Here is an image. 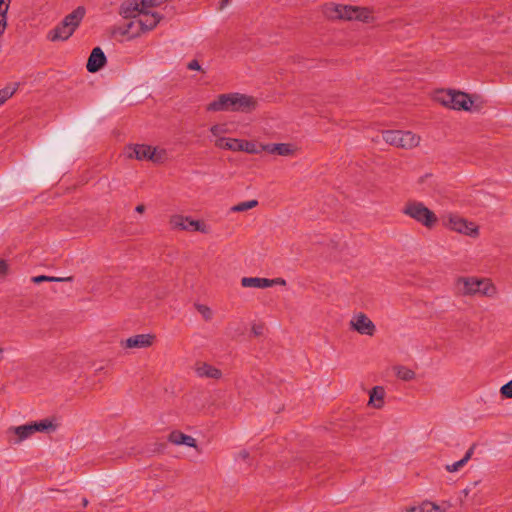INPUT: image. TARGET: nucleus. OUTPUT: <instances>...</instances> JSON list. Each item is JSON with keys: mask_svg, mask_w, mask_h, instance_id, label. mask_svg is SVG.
Instances as JSON below:
<instances>
[{"mask_svg": "<svg viewBox=\"0 0 512 512\" xmlns=\"http://www.w3.org/2000/svg\"><path fill=\"white\" fill-rule=\"evenodd\" d=\"M258 106L256 98L242 93H225L218 95L206 106L209 112L251 113Z\"/></svg>", "mask_w": 512, "mask_h": 512, "instance_id": "nucleus-1", "label": "nucleus"}, {"mask_svg": "<svg viewBox=\"0 0 512 512\" xmlns=\"http://www.w3.org/2000/svg\"><path fill=\"white\" fill-rule=\"evenodd\" d=\"M454 292L462 297L496 298L498 289L491 279L476 276H459L454 281Z\"/></svg>", "mask_w": 512, "mask_h": 512, "instance_id": "nucleus-2", "label": "nucleus"}, {"mask_svg": "<svg viewBox=\"0 0 512 512\" xmlns=\"http://www.w3.org/2000/svg\"><path fill=\"white\" fill-rule=\"evenodd\" d=\"M57 429L53 419L45 418L40 421L27 423L20 426H11L6 430V437L10 444L18 445L30 438L36 432L49 433Z\"/></svg>", "mask_w": 512, "mask_h": 512, "instance_id": "nucleus-3", "label": "nucleus"}, {"mask_svg": "<svg viewBox=\"0 0 512 512\" xmlns=\"http://www.w3.org/2000/svg\"><path fill=\"white\" fill-rule=\"evenodd\" d=\"M324 14L330 19L358 20L365 23L375 20L373 11L368 8L334 3L324 7Z\"/></svg>", "mask_w": 512, "mask_h": 512, "instance_id": "nucleus-4", "label": "nucleus"}, {"mask_svg": "<svg viewBox=\"0 0 512 512\" xmlns=\"http://www.w3.org/2000/svg\"><path fill=\"white\" fill-rule=\"evenodd\" d=\"M85 14V8L78 6L48 33V39L50 41H65L69 39L82 22Z\"/></svg>", "mask_w": 512, "mask_h": 512, "instance_id": "nucleus-5", "label": "nucleus"}, {"mask_svg": "<svg viewBox=\"0 0 512 512\" xmlns=\"http://www.w3.org/2000/svg\"><path fill=\"white\" fill-rule=\"evenodd\" d=\"M402 213L427 229H432L438 222L436 214L420 201H408Z\"/></svg>", "mask_w": 512, "mask_h": 512, "instance_id": "nucleus-6", "label": "nucleus"}, {"mask_svg": "<svg viewBox=\"0 0 512 512\" xmlns=\"http://www.w3.org/2000/svg\"><path fill=\"white\" fill-rule=\"evenodd\" d=\"M139 13L127 25L123 34L129 35L133 38L139 35L140 32H147L154 29L161 20V16L157 13L150 12L149 10H137Z\"/></svg>", "mask_w": 512, "mask_h": 512, "instance_id": "nucleus-7", "label": "nucleus"}, {"mask_svg": "<svg viewBox=\"0 0 512 512\" xmlns=\"http://www.w3.org/2000/svg\"><path fill=\"white\" fill-rule=\"evenodd\" d=\"M382 138L386 143L402 149H412L420 143V137L411 131L386 130L382 132Z\"/></svg>", "mask_w": 512, "mask_h": 512, "instance_id": "nucleus-8", "label": "nucleus"}, {"mask_svg": "<svg viewBox=\"0 0 512 512\" xmlns=\"http://www.w3.org/2000/svg\"><path fill=\"white\" fill-rule=\"evenodd\" d=\"M128 158L137 160H150L154 163H162L165 160V151L157 150L149 145L135 144L125 149Z\"/></svg>", "mask_w": 512, "mask_h": 512, "instance_id": "nucleus-9", "label": "nucleus"}, {"mask_svg": "<svg viewBox=\"0 0 512 512\" xmlns=\"http://www.w3.org/2000/svg\"><path fill=\"white\" fill-rule=\"evenodd\" d=\"M444 225L459 234L477 238L479 236V227L472 221L460 217L456 214H449L444 219Z\"/></svg>", "mask_w": 512, "mask_h": 512, "instance_id": "nucleus-10", "label": "nucleus"}, {"mask_svg": "<svg viewBox=\"0 0 512 512\" xmlns=\"http://www.w3.org/2000/svg\"><path fill=\"white\" fill-rule=\"evenodd\" d=\"M169 225L172 230L197 231L204 234L210 231L209 226L203 221L194 220L180 214L170 216Z\"/></svg>", "mask_w": 512, "mask_h": 512, "instance_id": "nucleus-11", "label": "nucleus"}, {"mask_svg": "<svg viewBox=\"0 0 512 512\" xmlns=\"http://www.w3.org/2000/svg\"><path fill=\"white\" fill-rule=\"evenodd\" d=\"M349 328L360 335L372 337L376 333V325L374 322L363 312H357L352 315L349 320Z\"/></svg>", "mask_w": 512, "mask_h": 512, "instance_id": "nucleus-12", "label": "nucleus"}, {"mask_svg": "<svg viewBox=\"0 0 512 512\" xmlns=\"http://www.w3.org/2000/svg\"><path fill=\"white\" fill-rule=\"evenodd\" d=\"M155 339L156 337L153 334H137L121 340L120 346L123 349H144L151 347Z\"/></svg>", "mask_w": 512, "mask_h": 512, "instance_id": "nucleus-13", "label": "nucleus"}, {"mask_svg": "<svg viewBox=\"0 0 512 512\" xmlns=\"http://www.w3.org/2000/svg\"><path fill=\"white\" fill-rule=\"evenodd\" d=\"M260 147L263 151L280 156H292L297 150L291 143L260 144Z\"/></svg>", "mask_w": 512, "mask_h": 512, "instance_id": "nucleus-14", "label": "nucleus"}, {"mask_svg": "<svg viewBox=\"0 0 512 512\" xmlns=\"http://www.w3.org/2000/svg\"><path fill=\"white\" fill-rule=\"evenodd\" d=\"M195 373L201 378L218 380L222 377L221 370L207 362L196 363Z\"/></svg>", "mask_w": 512, "mask_h": 512, "instance_id": "nucleus-15", "label": "nucleus"}, {"mask_svg": "<svg viewBox=\"0 0 512 512\" xmlns=\"http://www.w3.org/2000/svg\"><path fill=\"white\" fill-rule=\"evenodd\" d=\"M106 62V56L101 48L96 47L92 50L88 62H87V70L89 72H97L100 70Z\"/></svg>", "mask_w": 512, "mask_h": 512, "instance_id": "nucleus-16", "label": "nucleus"}, {"mask_svg": "<svg viewBox=\"0 0 512 512\" xmlns=\"http://www.w3.org/2000/svg\"><path fill=\"white\" fill-rule=\"evenodd\" d=\"M473 105V100L464 92L453 90V103L451 109L470 111Z\"/></svg>", "mask_w": 512, "mask_h": 512, "instance_id": "nucleus-17", "label": "nucleus"}, {"mask_svg": "<svg viewBox=\"0 0 512 512\" xmlns=\"http://www.w3.org/2000/svg\"><path fill=\"white\" fill-rule=\"evenodd\" d=\"M168 440L175 445H186L188 447H197L196 439L180 431H173L169 434Z\"/></svg>", "mask_w": 512, "mask_h": 512, "instance_id": "nucleus-18", "label": "nucleus"}, {"mask_svg": "<svg viewBox=\"0 0 512 512\" xmlns=\"http://www.w3.org/2000/svg\"><path fill=\"white\" fill-rule=\"evenodd\" d=\"M385 391L381 386H375L372 388L369 394V405L379 409L384 404Z\"/></svg>", "mask_w": 512, "mask_h": 512, "instance_id": "nucleus-19", "label": "nucleus"}, {"mask_svg": "<svg viewBox=\"0 0 512 512\" xmlns=\"http://www.w3.org/2000/svg\"><path fill=\"white\" fill-rule=\"evenodd\" d=\"M268 278H260V277H243L241 279V285L245 288H259L265 289L269 288Z\"/></svg>", "mask_w": 512, "mask_h": 512, "instance_id": "nucleus-20", "label": "nucleus"}, {"mask_svg": "<svg viewBox=\"0 0 512 512\" xmlns=\"http://www.w3.org/2000/svg\"><path fill=\"white\" fill-rule=\"evenodd\" d=\"M473 452H474V447H470L467 452L465 453L464 457L459 460V461H456L452 464H448L446 465L445 469L448 471V472H457L459 471L462 467H464L466 465V463L471 459L472 455H473Z\"/></svg>", "mask_w": 512, "mask_h": 512, "instance_id": "nucleus-21", "label": "nucleus"}, {"mask_svg": "<svg viewBox=\"0 0 512 512\" xmlns=\"http://www.w3.org/2000/svg\"><path fill=\"white\" fill-rule=\"evenodd\" d=\"M435 100L441 105L450 108L453 103V90H441L435 95Z\"/></svg>", "mask_w": 512, "mask_h": 512, "instance_id": "nucleus-22", "label": "nucleus"}, {"mask_svg": "<svg viewBox=\"0 0 512 512\" xmlns=\"http://www.w3.org/2000/svg\"><path fill=\"white\" fill-rule=\"evenodd\" d=\"M209 132L210 141L212 142L214 139L225 137L224 135L229 132V129L226 123H218L212 125L209 129Z\"/></svg>", "mask_w": 512, "mask_h": 512, "instance_id": "nucleus-23", "label": "nucleus"}, {"mask_svg": "<svg viewBox=\"0 0 512 512\" xmlns=\"http://www.w3.org/2000/svg\"><path fill=\"white\" fill-rule=\"evenodd\" d=\"M18 87V83H12L0 90V106L16 93Z\"/></svg>", "mask_w": 512, "mask_h": 512, "instance_id": "nucleus-24", "label": "nucleus"}, {"mask_svg": "<svg viewBox=\"0 0 512 512\" xmlns=\"http://www.w3.org/2000/svg\"><path fill=\"white\" fill-rule=\"evenodd\" d=\"M394 371L396 376L401 380L410 381L415 378V372L408 367L399 365L394 367Z\"/></svg>", "mask_w": 512, "mask_h": 512, "instance_id": "nucleus-25", "label": "nucleus"}, {"mask_svg": "<svg viewBox=\"0 0 512 512\" xmlns=\"http://www.w3.org/2000/svg\"><path fill=\"white\" fill-rule=\"evenodd\" d=\"M73 280L72 276L68 277H50L45 275L35 276L32 278V281L36 284L41 282H71Z\"/></svg>", "mask_w": 512, "mask_h": 512, "instance_id": "nucleus-26", "label": "nucleus"}, {"mask_svg": "<svg viewBox=\"0 0 512 512\" xmlns=\"http://www.w3.org/2000/svg\"><path fill=\"white\" fill-rule=\"evenodd\" d=\"M240 148H241L242 152H246L249 154H258L261 151H263L260 147V144L258 145L253 141H247V140L242 141V146Z\"/></svg>", "mask_w": 512, "mask_h": 512, "instance_id": "nucleus-27", "label": "nucleus"}, {"mask_svg": "<svg viewBox=\"0 0 512 512\" xmlns=\"http://www.w3.org/2000/svg\"><path fill=\"white\" fill-rule=\"evenodd\" d=\"M258 205L257 200H249L245 202L238 203L231 207V212H244L250 209L255 208Z\"/></svg>", "mask_w": 512, "mask_h": 512, "instance_id": "nucleus-28", "label": "nucleus"}, {"mask_svg": "<svg viewBox=\"0 0 512 512\" xmlns=\"http://www.w3.org/2000/svg\"><path fill=\"white\" fill-rule=\"evenodd\" d=\"M161 3L160 0H139L135 4L136 10H149L150 8L156 7Z\"/></svg>", "mask_w": 512, "mask_h": 512, "instance_id": "nucleus-29", "label": "nucleus"}, {"mask_svg": "<svg viewBox=\"0 0 512 512\" xmlns=\"http://www.w3.org/2000/svg\"><path fill=\"white\" fill-rule=\"evenodd\" d=\"M195 308L201 314L205 321H210L213 318V311L207 305L195 304Z\"/></svg>", "mask_w": 512, "mask_h": 512, "instance_id": "nucleus-30", "label": "nucleus"}, {"mask_svg": "<svg viewBox=\"0 0 512 512\" xmlns=\"http://www.w3.org/2000/svg\"><path fill=\"white\" fill-rule=\"evenodd\" d=\"M419 508L421 512H445V509L432 502H424Z\"/></svg>", "mask_w": 512, "mask_h": 512, "instance_id": "nucleus-31", "label": "nucleus"}, {"mask_svg": "<svg viewBox=\"0 0 512 512\" xmlns=\"http://www.w3.org/2000/svg\"><path fill=\"white\" fill-rule=\"evenodd\" d=\"M229 140L228 137H221L219 139H214L212 142L214 143L215 147L219 149L229 150Z\"/></svg>", "mask_w": 512, "mask_h": 512, "instance_id": "nucleus-32", "label": "nucleus"}, {"mask_svg": "<svg viewBox=\"0 0 512 512\" xmlns=\"http://www.w3.org/2000/svg\"><path fill=\"white\" fill-rule=\"evenodd\" d=\"M242 139L230 138L229 140V151L238 152L241 151Z\"/></svg>", "mask_w": 512, "mask_h": 512, "instance_id": "nucleus-33", "label": "nucleus"}, {"mask_svg": "<svg viewBox=\"0 0 512 512\" xmlns=\"http://www.w3.org/2000/svg\"><path fill=\"white\" fill-rule=\"evenodd\" d=\"M500 393L505 398H512V379L500 388Z\"/></svg>", "mask_w": 512, "mask_h": 512, "instance_id": "nucleus-34", "label": "nucleus"}, {"mask_svg": "<svg viewBox=\"0 0 512 512\" xmlns=\"http://www.w3.org/2000/svg\"><path fill=\"white\" fill-rule=\"evenodd\" d=\"M10 0H0V16L7 17Z\"/></svg>", "mask_w": 512, "mask_h": 512, "instance_id": "nucleus-35", "label": "nucleus"}, {"mask_svg": "<svg viewBox=\"0 0 512 512\" xmlns=\"http://www.w3.org/2000/svg\"><path fill=\"white\" fill-rule=\"evenodd\" d=\"M268 282L270 283L269 287H272V286H275V285H281V286H285L286 285V280L283 279V278L268 279Z\"/></svg>", "mask_w": 512, "mask_h": 512, "instance_id": "nucleus-36", "label": "nucleus"}, {"mask_svg": "<svg viewBox=\"0 0 512 512\" xmlns=\"http://www.w3.org/2000/svg\"><path fill=\"white\" fill-rule=\"evenodd\" d=\"M8 269V263L4 259L0 258V275H6L8 273Z\"/></svg>", "mask_w": 512, "mask_h": 512, "instance_id": "nucleus-37", "label": "nucleus"}, {"mask_svg": "<svg viewBox=\"0 0 512 512\" xmlns=\"http://www.w3.org/2000/svg\"><path fill=\"white\" fill-rule=\"evenodd\" d=\"M187 68L189 70H201V66L197 60H192L188 63Z\"/></svg>", "mask_w": 512, "mask_h": 512, "instance_id": "nucleus-38", "label": "nucleus"}, {"mask_svg": "<svg viewBox=\"0 0 512 512\" xmlns=\"http://www.w3.org/2000/svg\"><path fill=\"white\" fill-rule=\"evenodd\" d=\"M7 27V17L0 16V36L3 35Z\"/></svg>", "mask_w": 512, "mask_h": 512, "instance_id": "nucleus-39", "label": "nucleus"}, {"mask_svg": "<svg viewBox=\"0 0 512 512\" xmlns=\"http://www.w3.org/2000/svg\"><path fill=\"white\" fill-rule=\"evenodd\" d=\"M263 326L262 325H253L252 332L254 335L258 336L262 334Z\"/></svg>", "mask_w": 512, "mask_h": 512, "instance_id": "nucleus-40", "label": "nucleus"}, {"mask_svg": "<svg viewBox=\"0 0 512 512\" xmlns=\"http://www.w3.org/2000/svg\"><path fill=\"white\" fill-rule=\"evenodd\" d=\"M135 211H136L137 213H144V211H145V206H144L143 204H139V205H137V206H136Z\"/></svg>", "mask_w": 512, "mask_h": 512, "instance_id": "nucleus-41", "label": "nucleus"}, {"mask_svg": "<svg viewBox=\"0 0 512 512\" xmlns=\"http://www.w3.org/2000/svg\"><path fill=\"white\" fill-rule=\"evenodd\" d=\"M239 457H241L243 460H245L248 457V453L246 451H242L239 453Z\"/></svg>", "mask_w": 512, "mask_h": 512, "instance_id": "nucleus-42", "label": "nucleus"}, {"mask_svg": "<svg viewBox=\"0 0 512 512\" xmlns=\"http://www.w3.org/2000/svg\"><path fill=\"white\" fill-rule=\"evenodd\" d=\"M406 512H421V511H419V508L413 507V508L408 509Z\"/></svg>", "mask_w": 512, "mask_h": 512, "instance_id": "nucleus-43", "label": "nucleus"}, {"mask_svg": "<svg viewBox=\"0 0 512 512\" xmlns=\"http://www.w3.org/2000/svg\"><path fill=\"white\" fill-rule=\"evenodd\" d=\"M230 0H222L221 9L229 3Z\"/></svg>", "mask_w": 512, "mask_h": 512, "instance_id": "nucleus-44", "label": "nucleus"}, {"mask_svg": "<svg viewBox=\"0 0 512 512\" xmlns=\"http://www.w3.org/2000/svg\"><path fill=\"white\" fill-rule=\"evenodd\" d=\"M82 504L84 507H86L88 505V500L86 498H83L82 499Z\"/></svg>", "mask_w": 512, "mask_h": 512, "instance_id": "nucleus-45", "label": "nucleus"}, {"mask_svg": "<svg viewBox=\"0 0 512 512\" xmlns=\"http://www.w3.org/2000/svg\"><path fill=\"white\" fill-rule=\"evenodd\" d=\"M3 360V349L0 347V362Z\"/></svg>", "mask_w": 512, "mask_h": 512, "instance_id": "nucleus-46", "label": "nucleus"}]
</instances>
